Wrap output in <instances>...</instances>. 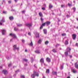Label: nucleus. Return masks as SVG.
Instances as JSON below:
<instances>
[{"mask_svg": "<svg viewBox=\"0 0 78 78\" xmlns=\"http://www.w3.org/2000/svg\"><path fill=\"white\" fill-rule=\"evenodd\" d=\"M39 76V73L35 71H34V73L31 75V77L32 78H34L35 76Z\"/></svg>", "mask_w": 78, "mask_h": 78, "instance_id": "nucleus-1", "label": "nucleus"}, {"mask_svg": "<svg viewBox=\"0 0 78 78\" xmlns=\"http://www.w3.org/2000/svg\"><path fill=\"white\" fill-rule=\"evenodd\" d=\"M9 36H11L13 37V38H15V39H17V37H16V35H15V34H14L11 33L9 34Z\"/></svg>", "mask_w": 78, "mask_h": 78, "instance_id": "nucleus-2", "label": "nucleus"}, {"mask_svg": "<svg viewBox=\"0 0 78 78\" xmlns=\"http://www.w3.org/2000/svg\"><path fill=\"white\" fill-rule=\"evenodd\" d=\"M76 37V34H73L72 38L73 39V40H75Z\"/></svg>", "mask_w": 78, "mask_h": 78, "instance_id": "nucleus-3", "label": "nucleus"}, {"mask_svg": "<svg viewBox=\"0 0 78 78\" xmlns=\"http://www.w3.org/2000/svg\"><path fill=\"white\" fill-rule=\"evenodd\" d=\"M45 22L44 23H43L42 25L41 26V27H40V29H42L43 28V27H45Z\"/></svg>", "mask_w": 78, "mask_h": 78, "instance_id": "nucleus-4", "label": "nucleus"}, {"mask_svg": "<svg viewBox=\"0 0 78 78\" xmlns=\"http://www.w3.org/2000/svg\"><path fill=\"white\" fill-rule=\"evenodd\" d=\"M45 23L47 26H48V25H50L51 22H50L47 21L45 22Z\"/></svg>", "mask_w": 78, "mask_h": 78, "instance_id": "nucleus-5", "label": "nucleus"}, {"mask_svg": "<svg viewBox=\"0 0 78 78\" xmlns=\"http://www.w3.org/2000/svg\"><path fill=\"white\" fill-rule=\"evenodd\" d=\"M26 26L28 27H29V29H30V27L32 26V24H26Z\"/></svg>", "mask_w": 78, "mask_h": 78, "instance_id": "nucleus-6", "label": "nucleus"}, {"mask_svg": "<svg viewBox=\"0 0 78 78\" xmlns=\"http://www.w3.org/2000/svg\"><path fill=\"white\" fill-rule=\"evenodd\" d=\"M13 50L16 49L17 50H19V48H17V46L16 45H14L13 46Z\"/></svg>", "mask_w": 78, "mask_h": 78, "instance_id": "nucleus-7", "label": "nucleus"}, {"mask_svg": "<svg viewBox=\"0 0 78 78\" xmlns=\"http://www.w3.org/2000/svg\"><path fill=\"white\" fill-rule=\"evenodd\" d=\"M75 67L76 69H78V63H77V62L75 63Z\"/></svg>", "mask_w": 78, "mask_h": 78, "instance_id": "nucleus-8", "label": "nucleus"}, {"mask_svg": "<svg viewBox=\"0 0 78 78\" xmlns=\"http://www.w3.org/2000/svg\"><path fill=\"white\" fill-rule=\"evenodd\" d=\"M2 72L5 75H6V74H8V72L6 70H3Z\"/></svg>", "mask_w": 78, "mask_h": 78, "instance_id": "nucleus-9", "label": "nucleus"}, {"mask_svg": "<svg viewBox=\"0 0 78 78\" xmlns=\"http://www.w3.org/2000/svg\"><path fill=\"white\" fill-rule=\"evenodd\" d=\"M9 19L10 20H14V17L12 16H10L9 17Z\"/></svg>", "mask_w": 78, "mask_h": 78, "instance_id": "nucleus-10", "label": "nucleus"}, {"mask_svg": "<svg viewBox=\"0 0 78 78\" xmlns=\"http://www.w3.org/2000/svg\"><path fill=\"white\" fill-rule=\"evenodd\" d=\"M34 52L36 53H37L38 54H39L41 53V52L39 51V50H37L36 51H35Z\"/></svg>", "mask_w": 78, "mask_h": 78, "instance_id": "nucleus-11", "label": "nucleus"}, {"mask_svg": "<svg viewBox=\"0 0 78 78\" xmlns=\"http://www.w3.org/2000/svg\"><path fill=\"white\" fill-rule=\"evenodd\" d=\"M69 40H67L65 41V45H68L69 44Z\"/></svg>", "mask_w": 78, "mask_h": 78, "instance_id": "nucleus-12", "label": "nucleus"}, {"mask_svg": "<svg viewBox=\"0 0 78 78\" xmlns=\"http://www.w3.org/2000/svg\"><path fill=\"white\" fill-rule=\"evenodd\" d=\"M68 52H69V51H67L65 52V55L66 56H69V54H68Z\"/></svg>", "mask_w": 78, "mask_h": 78, "instance_id": "nucleus-13", "label": "nucleus"}, {"mask_svg": "<svg viewBox=\"0 0 78 78\" xmlns=\"http://www.w3.org/2000/svg\"><path fill=\"white\" fill-rule=\"evenodd\" d=\"M39 15L40 17H43V15H42V12H39Z\"/></svg>", "mask_w": 78, "mask_h": 78, "instance_id": "nucleus-14", "label": "nucleus"}, {"mask_svg": "<svg viewBox=\"0 0 78 78\" xmlns=\"http://www.w3.org/2000/svg\"><path fill=\"white\" fill-rule=\"evenodd\" d=\"M5 33H6V30H2V34H3V35H5Z\"/></svg>", "mask_w": 78, "mask_h": 78, "instance_id": "nucleus-15", "label": "nucleus"}, {"mask_svg": "<svg viewBox=\"0 0 78 78\" xmlns=\"http://www.w3.org/2000/svg\"><path fill=\"white\" fill-rule=\"evenodd\" d=\"M40 62L41 63H44V58H42L40 59Z\"/></svg>", "mask_w": 78, "mask_h": 78, "instance_id": "nucleus-16", "label": "nucleus"}, {"mask_svg": "<svg viewBox=\"0 0 78 78\" xmlns=\"http://www.w3.org/2000/svg\"><path fill=\"white\" fill-rule=\"evenodd\" d=\"M46 61L47 62H50V58H46Z\"/></svg>", "mask_w": 78, "mask_h": 78, "instance_id": "nucleus-17", "label": "nucleus"}, {"mask_svg": "<svg viewBox=\"0 0 78 78\" xmlns=\"http://www.w3.org/2000/svg\"><path fill=\"white\" fill-rule=\"evenodd\" d=\"M42 41V39H39L38 41V44H41V42Z\"/></svg>", "mask_w": 78, "mask_h": 78, "instance_id": "nucleus-18", "label": "nucleus"}, {"mask_svg": "<svg viewBox=\"0 0 78 78\" xmlns=\"http://www.w3.org/2000/svg\"><path fill=\"white\" fill-rule=\"evenodd\" d=\"M39 37V34L37 32L36 34V37Z\"/></svg>", "mask_w": 78, "mask_h": 78, "instance_id": "nucleus-19", "label": "nucleus"}, {"mask_svg": "<svg viewBox=\"0 0 78 78\" xmlns=\"http://www.w3.org/2000/svg\"><path fill=\"white\" fill-rule=\"evenodd\" d=\"M46 73H50V71L49 70V69H46Z\"/></svg>", "mask_w": 78, "mask_h": 78, "instance_id": "nucleus-20", "label": "nucleus"}, {"mask_svg": "<svg viewBox=\"0 0 78 78\" xmlns=\"http://www.w3.org/2000/svg\"><path fill=\"white\" fill-rule=\"evenodd\" d=\"M16 25H17V27H21L22 25V24H19L18 23H16Z\"/></svg>", "mask_w": 78, "mask_h": 78, "instance_id": "nucleus-21", "label": "nucleus"}, {"mask_svg": "<svg viewBox=\"0 0 78 78\" xmlns=\"http://www.w3.org/2000/svg\"><path fill=\"white\" fill-rule=\"evenodd\" d=\"M53 75H57V72H52Z\"/></svg>", "mask_w": 78, "mask_h": 78, "instance_id": "nucleus-22", "label": "nucleus"}, {"mask_svg": "<svg viewBox=\"0 0 78 78\" xmlns=\"http://www.w3.org/2000/svg\"><path fill=\"white\" fill-rule=\"evenodd\" d=\"M67 50H69L68 51L69 52H70V50H71V48L69 47H68L67 48Z\"/></svg>", "mask_w": 78, "mask_h": 78, "instance_id": "nucleus-23", "label": "nucleus"}, {"mask_svg": "<svg viewBox=\"0 0 78 78\" xmlns=\"http://www.w3.org/2000/svg\"><path fill=\"white\" fill-rule=\"evenodd\" d=\"M43 31L44 34H47V30L45 29H44Z\"/></svg>", "mask_w": 78, "mask_h": 78, "instance_id": "nucleus-24", "label": "nucleus"}, {"mask_svg": "<svg viewBox=\"0 0 78 78\" xmlns=\"http://www.w3.org/2000/svg\"><path fill=\"white\" fill-rule=\"evenodd\" d=\"M29 45H30V46H33V42L32 41H31V42L30 44H29Z\"/></svg>", "mask_w": 78, "mask_h": 78, "instance_id": "nucleus-25", "label": "nucleus"}, {"mask_svg": "<svg viewBox=\"0 0 78 78\" xmlns=\"http://www.w3.org/2000/svg\"><path fill=\"white\" fill-rule=\"evenodd\" d=\"M48 43H49V42H48V41H46L45 42V44L46 45H47V44H48Z\"/></svg>", "mask_w": 78, "mask_h": 78, "instance_id": "nucleus-26", "label": "nucleus"}, {"mask_svg": "<svg viewBox=\"0 0 78 78\" xmlns=\"http://www.w3.org/2000/svg\"><path fill=\"white\" fill-rule=\"evenodd\" d=\"M49 8H53V5H51V4H49Z\"/></svg>", "mask_w": 78, "mask_h": 78, "instance_id": "nucleus-27", "label": "nucleus"}, {"mask_svg": "<svg viewBox=\"0 0 78 78\" xmlns=\"http://www.w3.org/2000/svg\"><path fill=\"white\" fill-rule=\"evenodd\" d=\"M77 72L76 70H75L74 69H73V73H76Z\"/></svg>", "mask_w": 78, "mask_h": 78, "instance_id": "nucleus-28", "label": "nucleus"}, {"mask_svg": "<svg viewBox=\"0 0 78 78\" xmlns=\"http://www.w3.org/2000/svg\"><path fill=\"white\" fill-rule=\"evenodd\" d=\"M52 51H53V52H54V53H56V50H55V49H54L52 50Z\"/></svg>", "mask_w": 78, "mask_h": 78, "instance_id": "nucleus-29", "label": "nucleus"}, {"mask_svg": "<svg viewBox=\"0 0 78 78\" xmlns=\"http://www.w3.org/2000/svg\"><path fill=\"white\" fill-rule=\"evenodd\" d=\"M14 30H15V31H17V30H18V29H17L16 28V27H15Z\"/></svg>", "mask_w": 78, "mask_h": 78, "instance_id": "nucleus-30", "label": "nucleus"}, {"mask_svg": "<svg viewBox=\"0 0 78 78\" xmlns=\"http://www.w3.org/2000/svg\"><path fill=\"white\" fill-rule=\"evenodd\" d=\"M23 61H25V62H27V61H28V60L26 59H23Z\"/></svg>", "mask_w": 78, "mask_h": 78, "instance_id": "nucleus-31", "label": "nucleus"}, {"mask_svg": "<svg viewBox=\"0 0 78 78\" xmlns=\"http://www.w3.org/2000/svg\"><path fill=\"white\" fill-rule=\"evenodd\" d=\"M21 77V78H25V76H24V75H22Z\"/></svg>", "mask_w": 78, "mask_h": 78, "instance_id": "nucleus-32", "label": "nucleus"}, {"mask_svg": "<svg viewBox=\"0 0 78 78\" xmlns=\"http://www.w3.org/2000/svg\"><path fill=\"white\" fill-rule=\"evenodd\" d=\"M68 5L69 6H72V4L68 3Z\"/></svg>", "mask_w": 78, "mask_h": 78, "instance_id": "nucleus-33", "label": "nucleus"}, {"mask_svg": "<svg viewBox=\"0 0 78 78\" xmlns=\"http://www.w3.org/2000/svg\"><path fill=\"white\" fill-rule=\"evenodd\" d=\"M41 22H43V20H44V19L42 17H41Z\"/></svg>", "mask_w": 78, "mask_h": 78, "instance_id": "nucleus-34", "label": "nucleus"}, {"mask_svg": "<svg viewBox=\"0 0 78 78\" xmlns=\"http://www.w3.org/2000/svg\"><path fill=\"white\" fill-rule=\"evenodd\" d=\"M62 35L63 36H66V34H62Z\"/></svg>", "mask_w": 78, "mask_h": 78, "instance_id": "nucleus-35", "label": "nucleus"}, {"mask_svg": "<svg viewBox=\"0 0 78 78\" xmlns=\"http://www.w3.org/2000/svg\"><path fill=\"white\" fill-rule=\"evenodd\" d=\"M69 56L70 58H72V55H69Z\"/></svg>", "mask_w": 78, "mask_h": 78, "instance_id": "nucleus-36", "label": "nucleus"}, {"mask_svg": "<svg viewBox=\"0 0 78 78\" xmlns=\"http://www.w3.org/2000/svg\"><path fill=\"white\" fill-rule=\"evenodd\" d=\"M5 22V20L2 19V22L3 23Z\"/></svg>", "mask_w": 78, "mask_h": 78, "instance_id": "nucleus-37", "label": "nucleus"}, {"mask_svg": "<svg viewBox=\"0 0 78 78\" xmlns=\"http://www.w3.org/2000/svg\"><path fill=\"white\" fill-rule=\"evenodd\" d=\"M73 11H74V12L75 11H76V9L75 8H73Z\"/></svg>", "mask_w": 78, "mask_h": 78, "instance_id": "nucleus-38", "label": "nucleus"}, {"mask_svg": "<svg viewBox=\"0 0 78 78\" xmlns=\"http://www.w3.org/2000/svg\"><path fill=\"white\" fill-rule=\"evenodd\" d=\"M42 9L43 10H45V9L44 7H42Z\"/></svg>", "mask_w": 78, "mask_h": 78, "instance_id": "nucleus-39", "label": "nucleus"}, {"mask_svg": "<svg viewBox=\"0 0 78 78\" xmlns=\"http://www.w3.org/2000/svg\"><path fill=\"white\" fill-rule=\"evenodd\" d=\"M9 3H11V1H9L8 2Z\"/></svg>", "mask_w": 78, "mask_h": 78, "instance_id": "nucleus-40", "label": "nucleus"}, {"mask_svg": "<svg viewBox=\"0 0 78 78\" xmlns=\"http://www.w3.org/2000/svg\"><path fill=\"white\" fill-rule=\"evenodd\" d=\"M59 45V44H57L56 45L55 47H58V46Z\"/></svg>", "mask_w": 78, "mask_h": 78, "instance_id": "nucleus-41", "label": "nucleus"}, {"mask_svg": "<svg viewBox=\"0 0 78 78\" xmlns=\"http://www.w3.org/2000/svg\"><path fill=\"white\" fill-rule=\"evenodd\" d=\"M22 41L23 43L25 42V40L23 39L22 40Z\"/></svg>", "mask_w": 78, "mask_h": 78, "instance_id": "nucleus-42", "label": "nucleus"}, {"mask_svg": "<svg viewBox=\"0 0 78 78\" xmlns=\"http://www.w3.org/2000/svg\"><path fill=\"white\" fill-rule=\"evenodd\" d=\"M76 46H77V47H78V43H76Z\"/></svg>", "mask_w": 78, "mask_h": 78, "instance_id": "nucleus-43", "label": "nucleus"}, {"mask_svg": "<svg viewBox=\"0 0 78 78\" xmlns=\"http://www.w3.org/2000/svg\"><path fill=\"white\" fill-rule=\"evenodd\" d=\"M25 11H22V13H25Z\"/></svg>", "mask_w": 78, "mask_h": 78, "instance_id": "nucleus-44", "label": "nucleus"}, {"mask_svg": "<svg viewBox=\"0 0 78 78\" xmlns=\"http://www.w3.org/2000/svg\"><path fill=\"white\" fill-rule=\"evenodd\" d=\"M3 13H5V14H6V12H5V11H3Z\"/></svg>", "mask_w": 78, "mask_h": 78, "instance_id": "nucleus-45", "label": "nucleus"}, {"mask_svg": "<svg viewBox=\"0 0 78 78\" xmlns=\"http://www.w3.org/2000/svg\"><path fill=\"white\" fill-rule=\"evenodd\" d=\"M64 5H61L62 8V7H64Z\"/></svg>", "mask_w": 78, "mask_h": 78, "instance_id": "nucleus-46", "label": "nucleus"}, {"mask_svg": "<svg viewBox=\"0 0 78 78\" xmlns=\"http://www.w3.org/2000/svg\"><path fill=\"white\" fill-rule=\"evenodd\" d=\"M11 64H9V65H8V66L9 67H10V66H11Z\"/></svg>", "mask_w": 78, "mask_h": 78, "instance_id": "nucleus-47", "label": "nucleus"}, {"mask_svg": "<svg viewBox=\"0 0 78 78\" xmlns=\"http://www.w3.org/2000/svg\"><path fill=\"white\" fill-rule=\"evenodd\" d=\"M25 52H27V50L26 49V50H25Z\"/></svg>", "mask_w": 78, "mask_h": 78, "instance_id": "nucleus-48", "label": "nucleus"}, {"mask_svg": "<svg viewBox=\"0 0 78 78\" xmlns=\"http://www.w3.org/2000/svg\"><path fill=\"white\" fill-rule=\"evenodd\" d=\"M0 25H2V23H0Z\"/></svg>", "mask_w": 78, "mask_h": 78, "instance_id": "nucleus-49", "label": "nucleus"}, {"mask_svg": "<svg viewBox=\"0 0 78 78\" xmlns=\"http://www.w3.org/2000/svg\"><path fill=\"white\" fill-rule=\"evenodd\" d=\"M15 1L16 2H17V0H15Z\"/></svg>", "mask_w": 78, "mask_h": 78, "instance_id": "nucleus-50", "label": "nucleus"}, {"mask_svg": "<svg viewBox=\"0 0 78 78\" xmlns=\"http://www.w3.org/2000/svg\"><path fill=\"white\" fill-rule=\"evenodd\" d=\"M67 78H70V76H68L67 77Z\"/></svg>", "mask_w": 78, "mask_h": 78, "instance_id": "nucleus-51", "label": "nucleus"}, {"mask_svg": "<svg viewBox=\"0 0 78 78\" xmlns=\"http://www.w3.org/2000/svg\"><path fill=\"white\" fill-rule=\"evenodd\" d=\"M29 35H31V34L30 33H29Z\"/></svg>", "mask_w": 78, "mask_h": 78, "instance_id": "nucleus-52", "label": "nucleus"}, {"mask_svg": "<svg viewBox=\"0 0 78 78\" xmlns=\"http://www.w3.org/2000/svg\"><path fill=\"white\" fill-rule=\"evenodd\" d=\"M76 28L77 29H78V26H77V27H76Z\"/></svg>", "mask_w": 78, "mask_h": 78, "instance_id": "nucleus-53", "label": "nucleus"}, {"mask_svg": "<svg viewBox=\"0 0 78 78\" xmlns=\"http://www.w3.org/2000/svg\"><path fill=\"white\" fill-rule=\"evenodd\" d=\"M61 68L62 69L63 68V66H61Z\"/></svg>", "mask_w": 78, "mask_h": 78, "instance_id": "nucleus-54", "label": "nucleus"}, {"mask_svg": "<svg viewBox=\"0 0 78 78\" xmlns=\"http://www.w3.org/2000/svg\"><path fill=\"white\" fill-rule=\"evenodd\" d=\"M58 22H60V20H58Z\"/></svg>", "mask_w": 78, "mask_h": 78, "instance_id": "nucleus-55", "label": "nucleus"}, {"mask_svg": "<svg viewBox=\"0 0 78 78\" xmlns=\"http://www.w3.org/2000/svg\"><path fill=\"white\" fill-rule=\"evenodd\" d=\"M43 78H45V77L44 76Z\"/></svg>", "mask_w": 78, "mask_h": 78, "instance_id": "nucleus-56", "label": "nucleus"}, {"mask_svg": "<svg viewBox=\"0 0 78 78\" xmlns=\"http://www.w3.org/2000/svg\"><path fill=\"white\" fill-rule=\"evenodd\" d=\"M71 43H72V41L70 42V44H71Z\"/></svg>", "mask_w": 78, "mask_h": 78, "instance_id": "nucleus-57", "label": "nucleus"}, {"mask_svg": "<svg viewBox=\"0 0 78 78\" xmlns=\"http://www.w3.org/2000/svg\"><path fill=\"white\" fill-rule=\"evenodd\" d=\"M12 41V40H10V41Z\"/></svg>", "mask_w": 78, "mask_h": 78, "instance_id": "nucleus-58", "label": "nucleus"}, {"mask_svg": "<svg viewBox=\"0 0 78 78\" xmlns=\"http://www.w3.org/2000/svg\"><path fill=\"white\" fill-rule=\"evenodd\" d=\"M74 3H75V1H73Z\"/></svg>", "mask_w": 78, "mask_h": 78, "instance_id": "nucleus-59", "label": "nucleus"}, {"mask_svg": "<svg viewBox=\"0 0 78 78\" xmlns=\"http://www.w3.org/2000/svg\"><path fill=\"white\" fill-rule=\"evenodd\" d=\"M26 66H27V64H26Z\"/></svg>", "mask_w": 78, "mask_h": 78, "instance_id": "nucleus-60", "label": "nucleus"}, {"mask_svg": "<svg viewBox=\"0 0 78 78\" xmlns=\"http://www.w3.org/2000/svg\"><path fill=\"white\" fill-rule=\"evenodd\" d=\"M45 5V6H46V5Z\"/></svg>", "mask_w": 78, "mask_h": 78, "instance_id": "nucleus-61", "label": "nucleus"}]
</instances>
